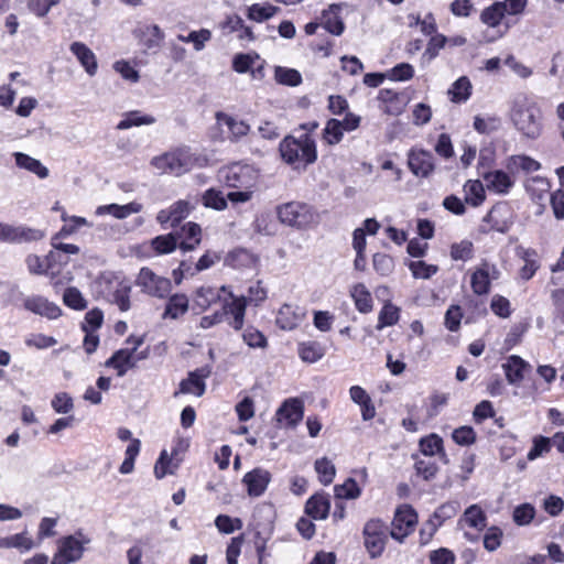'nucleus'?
Masks as SVG:
<instances>
[{"instance_id":"28","label":"nucleus","mask_w":564,"mask_h":564,"mask_svg":"<svg viewBox=\"0 0 564 564\" xmlns=\"http://www.w3.org/2000/svg\"><path fill=\"white\" fill-rule=\"evenodd\" d=\"M142 210V204L138 202H130L126 205L109 204L98 206L95 210L97 216L111 215L117 219H124L132 214H138Z\"/></svg>"},{"instance_id":"27","label":"nucleus","mask_w":564,"mask_h":564,"mask_svg":"<svg viewBox=\"0 0 564 564\" xmlns=\"http://www.w3.org/2000/svg\"><path fill=\"white\" fill-rule=\"evenodd\" d=\"M69 50L89 76L96 75L98 69L97 57L85 43L73 42Z\"/></svg>"},{"instance_id":"17","label":"nucleus","mask_w":564,"mask_h":564,"mask_svg":"<svg viewBox=\"0 0 564 564\" xmlns=\"http://www.w3.org/2000/svg\"><path fill=\"white\" fill-rule=\"evenodd\" d=\"M177 238V245L184 252L194 250L202 241V228L198 224L188 221L180 229L173 231Z\"/></svg>"},{"instance_id":"11","label":"nucleus","mask_w":564,"mask_h":564,"mask_svg":"<svg viewBox=\"0 0 564 564\" xmlns=\"http://www.w3.org/2000/svg\"><path fill=\"white\" fill-rule=\"evenodd\" d=\"M195 208V204L187 199H180L170 207L161 209L156 215V221L163 228H175L181 221L189 216Z\"/></svg>"},{"instance_id":"19","label":"nucleus","mask_w":564,"mask_h":564,"mask_svg":"<svg viewBox=\"0 0 564 564\" xmlns=\"http://www.w3.org/2000/svg\"><path fill=\"white\" fill-rule=\"evenodd\" d=\"M345 6V3H333L321 14V26L333 35L339 36L345 31V23L340 14Z\"/></svg>"},{"instance_id":"25","label":"nucleus","mask_w":564,"mask_h":564,"mask_svg":"<svg viewBox=\"0 0 564 564\" xmlns=\"http://www.w3.org/2000/svg\"><path fill=\"white\" fill-rule=\"evenodd\" d=\"M134 35L148 50L160 47L164 40V32L156 24H140Z\"/></svg>"},{"instance_id":"26","label":"nucleus","mask_w":564,"mask_h":564,"mask_svg":"<svg viewBox=\"0 0 564 564\" xmlns=\"http://www.w3.org/2000/svg\"><path fill=\"white\" fill-rule=\"evenodd\" d=\"M304 317V312L290 304H283L276 315L275 323L283 330H292L299 326Z\"/></svg>"},{"instance_id":"45","label":"nucleus","mask_w":564,"mask_h":564,"mask_svg":"<svg viewBox=\"0 0 564 564\" xmlns=\"http://www.w3.org/2000/svg\"><path fill=\"white\" fill-rule=\"evenodd\" d=\"M130 291L131 288L128 284L118 282L109 294V301L118 305L120 311L126 312L130 308Z\"/></svg>"},{"instance_id":"15","label":"nucleus","mask_w":564,"mask_h":564,"mask_svg":"<svg viewBox=\"0 0 564 564\" xmlns=\"http://www.w3.org/2000/svg\"><path fill=\"white\" fill-rule=\"evenodd\" d=\"M230 302L224 300L221 313H225V316H231V321H229V325L235 330H240L243 326L245 314L247 307V299L242 296H235L231 292H228Z\"/></svg>"},{"instance_id":"60","label":"nucleus","mask_w":564,"mask_h":564,"mask_svg":"<svg viewBox=\"0 0 564 564\" xmlns=\"http://www.w3.org/2000/svg\"><path fill=\"white\" fill-rule=\"evenodd\" d=\"M334 490L336 497L339 499H356L360 496V488L352 478H348L341 485H336Z\"/></svg>"},{"instance_id":"42","label":"nucleus","mask_w":564,"mask_h":564,"mask_svg":"<svg viewBox=\"0 0 564 564\" xmlns=\"http://www.w3.org/2000/svg\"><path fill=\"white\" fill-rule=\"evenodd\" d=\"M473 128L480 134H490L501 128V119L496 115L475 116Z\"/></svg>"},{"instance_id":"37","label":"nucleus","mask_w":564,"mask_h":564,"mask_svg":"<svg viewBox=\"0 0 564 564\" xmlns=\"http://www.w3.org/2000/svg\"><path fill=\"white\" fill-rule=\"evenodd\" d=\"M188 310V299L185 294L172 295L165 306L163 317H170L176 319L184 315Z\"/></svg>"},{"instance_id":"10","label":"nucleus","mask_w":564,"mask_h":564,"mask_svg":"<svg viewBox=\"0 0 564 564\" xmlns=\"http://www.w3.org/2000/svg\"><path fill=\"white\" fill-rule=\"evenodd\" d=\"M137 285L142 292L155 296L164 297L171 292V281L167 278L155 274L149 268H142L137 278Z\"/></svg>"},{"instance_id":"58","label":"nucleus","mask_w":564,"mask_h":564,"mask_svg":"<svg viewBox=\"0 0 564 564\" xmlns=\"http://www.w3.org/2000/svg\"><path fill=\"white\" fill-rule=\"evenodd\" d=\"M7 549H17L21 552H28L34 547V542L28 536L26 532L6 536Z\"/></svg>"},{"instance_id":"61","label":"nucleus","mask_w":564,"mask_h":564,"mask_svg":"<svg viewBox=\"0 0 564 564\" xmlns=\"http://www.w3.org/2000/svg\"><path fill=\"white\" fill-rule=\"evenodd\" d=\"M415 470L416 474L422 476L423 479L430 480L435 477L438 467L436 463L433 460V457L425 456L424 458H420L415 460Z\"/></svg>"},{"instance_id":"64","label":"nucleus","mask_w":564,"mask_h":564,"mask_svg":"<svg viewBox=\"0 0 564 564\" xmlns=\"http://www.w3.org/2000/svg\"><path fill=\"white\" fill-rule=\"evenodd\" d=\"M535 516V509L530 503H522L513 510V521L518 525H528Z\"/></svg>"},{"instance_id":"56","label":"nucleus","mask_w":564,"mask_h":564,"mask_svg":"<svg viewBox=\"0 0 564 564\" xmlns=\"http://www.w3.org/2000/svg\"><path fill=\"white\" fill-rule=\"evenodd\" d=\"M243 341L250 348H261L264 349L268 346L267 337L253 326H248L242 333Z\"/></svg>"},{"instance_id":"32","label":"nucleus","mask_w":564,"mask_h":564,"mask_svg":"<svg viewBox=\"0 0 564 564\" xmlns=\"http://www.w3.org/2000/svg\"><path fill=\"white\" fill-rule=\"evenodd\" d=\"M221 292H227V288L221 286L220 289H216L212 286H200L195 292L194 303L200 310H207L212 304L221 300Z\"/></svg>"},{"instance_id":"7","label":"nucleus","mask_w":564,"mask_h":564,"mask_svg":"<svg viewBox=\"0 0 564 564\" xmlns=\"http://www.w3.org/2000/svg\"><path fill=\"white\" fill-rule=\"evenodd\" d=\"M45 237V231L29 227L24 224H10L0 221V242L21 245L40 241Z\"/></svg>"},{"instance_id":"48","label":"nucleus","mask_w":564,"mask_h":564,"mask_svg":"<svg viewBox=\"0 0 564 564\" xmlns=\"http://www.w3.org/2000/svg\"><path fill=\"white\" fill-rule=\"evenodd\" d=\"M274 78L281 85L299 86L302 83L300 72L294 68L276 66L274 70Z\"/></svg>"},{"instance_id":"23","label":"nucleus","mask_w":564,"mask_h":564,"mask_svg":"<svg viewBox=\"0 0 564 564\" xmlns=\"http://www.w3.org/2000/svg\"><path fill=\"white\" fill-rule=\"evenodd\" d=\"M484 220L490 224V229L498 232H506L512 225L511 213L506 204L495 205Z\"/></svg>"},{"instance_id":"29","label":"nucleus","mask_w":564,"mask_h":564,"mask_svg":"<svg viewBox=\"0 0 564 564\" xmlns=\"http://www.w3.org/2000/svg\"><path fill=\"white\" fill-rule=\"evenodd\" d=\"M135 365L134 355L128 348L117 350L105 366L117 370L119 377H123L130 368Z\"/></svg>"},{"instance_id":"47","label":"nucleus","mask_w":564,"mask_h":564,"mask_svg":"<svg viewBox=\"0 0 564 564\" xmlns=\"http://www.w3.org/2000/svg\"><path fill=\"white\" fill-rule=\"evenodd\" d=\"M464 520L474 529L482 530L487 525V517L478 505H471L464 512Z\"/></svg>"},{"instance_id":"16","label":"nucleus","mask_w":564,"mask_h":564,"mask_svg":"<svg viewBox=\"0 0 564 564\" xmlns=\"http://www.w3.org/2000/svg\"><path fill=\"white\" fill-rule=\"evenodd\" d=\"M270 481V471L261 467H257L248 471L242 478V482L247 487V492L250 497L262 496L267 490Z\"/></svg>"},{"instance_id":"51","label":"nucleus","mask_w":564,"mask_h":564,"mask_svg":"<svg viewBox=\"0 0 564 564\" xmlns=\"http://www.w3.org/2000/svg\"><path fill=\"white\" fill-rule=\"evenodd\" d=\"M344 137V130L338 119H329L323 130V139L329 144L334 145L341 141Z\"/></svg>"},{"instance_id":"46","label":"nucleus","mask_w":564,"mask_h":564,"mask_svg":"<svg viewBox=\"0 0 564 564\" xmlns=\"http://www.w3.org/2000/svg\"><path fill=\"white\" fill-rule=\"evenodd\" d=\"M279 11L278 7L272 4L254 3L247 9V17L256 22H263L272 18Z\"/></svg>"},{"instance_id":"41","label":"nucleus","mask_w":564,"mask_h":564,"mask_svg":"<svg viewBox=\"0 0 564 564\" xmlns=\"http://www.w3.org/2000/svg\"><path fill=\"white\" fill-rule=\"evenodd\" d=\"M177 238L173 232L153 238L150 247L155 256L167 254L177 248Z\"/></svg>"},{"instance_id":"50","label":"nucleus","mask_w":564,"mask_h":564,"mask_svg":"<svg viewBox=\"0 0 564 564\" xmlns=\"http://www.w3.org/2000/svg\"><path fill=\"white\" fill-rule=\"evenodd\" d=\"M177 39L184 43H193L196 51H202L205 44L210 41L212 32L208 29H200L199 31H192L188 35H177Z\"/></svg>"},{"instance_id":"13","label":"nucleus","mask_w":564,"mask_h":564,"mask_svg":"<svg viewBox=\"0 0 564 564\" xmlns=\"http://www.w3.org/2000/svg\"><path fill=\"white\" fill-rule=\"evenodd\" d=\"M408 165L415 176L427 177L435 169L434 156L427 150L412 149L408 154Z\"/></svg>"},{"instance_id":"63","label":"nucleus","mask_w":564,"mask_h":564,"mask_svg":"<svg viewBox=\"0 0 564 564\" xmlns=\"http://www.w3.org/2000/svg\"><path fill=\"white\" fill-rule=\"evenodd\" d=\"M399 321V308L391 303H387L383 305L379 313V323L378 328H383L387 326H392L397 324Z\"/></svg>"},{"instance_id":"33","label":"nucleus","mask_w":564,"mask_h":564,"mask_svg":"<svg viewBox=\"0 0 564 564\" xmlns=\"http://www.w3.org/2000/svg\"><path fill=\"white\" fill-rule=\"evenodd\" d=\"M506 167L511 174L520 170L525 173H531L540 170L541 164L531 156L520 154L509 156L506 161Z\"/></svg>"},{"instance_id":"35","label":"nucleus","mask_w":564,"mask_h":564,"mask_svg":"<svg viewBox=\"0 0 564 564\" xmlns=\"http://www.w3.org/2000/svg\"><path fill=\"white\" fill-rule=\"evenodd\" d=\"M473 85L467 76L455 80L448 89L451 101L455 104L466 102L471 96Z\"/></svg>"},{"instance_id":"52","label":"nucleus","mask_w":564,"mask_h":564,"mask_svg":"<svg viewBox=\"0 0 564 564\" xmlns=\"http://www.w3.org/2000/svg\"><path fill=\"white\" fill-rule=\"evenodd\" d=\"M202 200L205 207L216 210H223L227 207V196H225L221 191L215 188L207 189L203 194Z\"/></svg>"},{"instance_id":"38","label":"nucleus","mask_w":564,"mask_h":564,"mask_svg":"<svg viewBox=\"0 0 564 564\" xmlns=\"http://www.w3.org/2000/svg\"><path fill=\"white\" fill-rule=\"evenodd\" d=\"M217 119L227 126L230 131V139L234 141H238L240 138L247 135L250 131L248 123L231 116L219 113Z\"/></svg>"},{"instance_id":"31","label":"nucleus","mask_w":564,"mask_h":564,"mask_svg":"<svg viewBox=\"0 0 564 564\" xmlns=\"http://www.w3.org/2000/svg\"><path fill=\"white\" fill-rule=\"evenodd\" d=\"M13 158L15 161V165L19 169L29 171L42 180L46 178L50 174L48 169L44 166L40 160L34 159L29 154L22 152H14Z\"/></svg>"},{"instance_id":"6","label":"nucleus","mask_w":564,"mask_h":564,"mask_svg":"<svg viewBox=\"0 0 564 564\" xmlns=\"http://www.w3.org/2000/svg\"><path fill=\"white\" fill-rule=\"evenodd\" d=\"M226 186L231 188H253L259 178L258 170L249 164L234 163L220 171Z\"/></svg>"},{"instance_id":"18","label":"nucleus","mask_w":564,"mask_h":564,"mask_svg":"<svg viewBox=\"0 0 564 564\" xmlns=\"http://www.w3.org/2000/svg\"><path fill=\"white\" fill-rule=\"evenodd\" d=\"M480 176L486 182V188L496 194L506 195L514 185L510 174L502 170L480 172Z\"/></svg>"},{"instance_id":"57","label":"nucleus","mask_w":564,"mask_h":564,"mask_svg":"<svg viewBox=\"0 0 564 564\" xmlns=\"http://www.w3.org/2000/svg\"><path fill=\"white\" fill-rule=\"evenodd\" d=\"M372 265L377 273L388 276L394 270V260L389 254L378 252L372 257Z\"/></svg>"},{"instance_id":"3","label":"nucleus","mask_w":564,"mask_h":564,"mask_svg":"<svg viewBox=\"0 0 564 564\" xmlns=\"http://www.w3.org/2000/svg\"><path fill=\"white\" fill-rule=\"evenodd\" d=\"M282 160L295 170L306 169L317 159L315 140L308 133L286 135L279 145Z\"/></svg>"},{"instance_id":"30","label":"nucleus","mask_w":564,"mask_h":564,"mask_svg":"<svg viewBox=\"0 0 564 564\" xmlns=\"http://www.w3.org/2000/svg\"><path fill=\"white\" fill-rule=\"evenodd\" d=\"M330 509V501L327 495L316 494L305 505V512L315 520L326 519Z\"/></svg>"},{"instance_id":"22","label":"nucleus","mask_w":564,"mask_h":564,"mask_svg":"<svg viewBox=\"0 0 564 564\" xmlns=\"http://www.w3.org/2000/svg\"><path fill=\"white\" fill-rule=\"evenodd\" d=\"M210 373L212 369L209 366H205L189 372L187 379L181 382L180 391L182 393H192L197 397L203 395L206 389L205 379L208 378Z\"/></svg>"},{"instance_id":"20","label":"nucleus","mask_w":564,"mask_h":564,"mask_svg":"<svg viewBox=\"0 0 564 564\" xmlns=\"http://www.w3.org/2000/svg\"><path fill=\"white\" fill-rule=\"evenodd\" d=\"M25 310L44 316L48 319H56L62 315V310L55 303L40 295L28 296L23 301Z\"/></svg>"},{"instance_id":"34","label":"nucleus","mask_w":564,"mask_h":564,"mask_svg":"<svg viewBox=\"0 0 564 564\" xmlns=\"http://www.w3.org/2000/svg\"><path fill=\"white\" fill-rule=\"evenodd\" d=\"M297 352L304 362L314 364L325 356L326 348L318 341L308 340L299 344Z\"/></svg>"},{"instance_id":"43","label":"nucleus","mask_w":564,"mask_h":564,"mask_svg":"<svg viewBox=\"0 0 564 564\" xmlns=\"http://www.w3.org/2000/svg\"><path fill=\"white\" fill-rule=\"evenodd\" d=\"M550 183L545 177L533 176L525 183V189L534 200H543L550 191Z\"/></svg>"},{"instance_id":"9","label":"nucleus","mask_w":564,"mask_h":564,"mask_svg":"<svg viewBox=\"0 0 564 564\" xmlns=\"http://www.w3.org/2000/svg\"><path fill=\"white\" fill-rule=\"evenodd\" d=\"M417 522V514L415 510L409 505L400 506L391 522L390 536L399 542H402L409 534L414 531Z\"/></svg>"},{"instance_id":"21","label":"nucleus","mask_w":564,"mask_h":564,"mask_svg":"<svg viewBox=\"0 0 564 564\" xmlns=\"http://www.w3.org/2000/svg\"><path fill=\"white\" fill-rule=\"evenodd\" d=\"M501 367L508 383L512 386H519L525 372L531 370V365L518 355L507 357Z\"/></svg>"},{"instance_id":"59","label":"nucleus","mask_w":564,"mask_h":564,"mask_svg":"<svg viewBox=\"0 0 564 564\" xmlns=\"http://www.w3.org/2000/svg\"><path fill=\"white\" fill-rule=\"evenodd\" d=\"M474 246L469 240H462L451 246V258L455 261H467L473 258Z\"/></svg>"},{"instance_id":"4","label":"nucleus","mask_w":564,"mask_h":564,"mask_svg":"<svg viewBox=\"0 0 564 564\" xmlns=\"http://www.w3.org/2000/svg\"><path fill=\"white\" fill-rule=\"evenodd\" d=\"M278 217L284 225L299 229L317 224V214L313 207L301 202H290L278 207Z\"/></svg>"},{"instance_id":"55","label":"nucleus","mask_w":564,"mask_h":564,"mask_svg":"<svg viewBox=\"0 0 564 564\" xmlns=\"http://www.w3.org/2000/svg\"><path fill=\"white\" fill-rule=\"evenodd\" d=\"M460 508L459 502L457 501H447L441 505L431 517L435 522H440L442 525L446 520L455 517Z\"/></svg>"},{"instance_id":"44","label":"nucleus","mask_w":564,"mask_h":564,"mask_svg":"<svg viewBox=\"0 0 564 564\" xmlns=\"http://www.w3.org/2000/svg\"><path fill=\"white\" fill-rule=\"evenodd\" d=\"M351 296L360 313H369L372 310L371 294L364 284H356L351 290Z\"/></svg>"},{"instance_id":"2","label":"nucleus","mask_w":564,"mask_h":564,"mask_svg":"<svg viewBox=\"0 0 564 564\" xmlns=\"http://www.w3.org/2000/svg\"><path fill=\"white\" fill-rule=\"evenodd\" d=\"M208 163L206 155L192 151L188 147H178L151 160V165L161 173L181 176L195 167Z\"/></svg>"},{"instance_id":"5","label":"nucleus","mask_w":564,"mask_h":564,"mask_svg":"<svg viewBox=\"0 0 564 564\" xmlns=\"http://www.w3.org/2000/svg\"><path fill=\"white\" fill-rule=\"evenodd\" d=\"M89 543L90 539L82 531L58 539L57 550L52 563L72 564L78 562L83 557L85 546Z\"/></svg>"},{"instance_id":"40","label":"nucleus","mask_w":564,"mask_h":564,"mask_svg":"<svg viewBox=\"0 0 564 564\" xmlns=\"http://www.w3.org/2000/svg\"><path fill=\"white\" fill-rule=\"evenodd\" d=\"M506 13V3L497 1L481 12L480 20L488 26L496 28L500 24Z\"/></svg>"},{"instance_id":"12","label":"nucleus","mask_w":564,"mask_h":564,"mask_svg":"<svg viewBox=\"0 0 564 564\" xmlns=\"http://www.w3.org/2000/svg\"><path fill=\"white\" fill-rule=\"evenodd\" d=\"M500 276V271L496 264L484 261L478 265L471 274L470 285L471 290L477 295H486L490 292L492 280Z\"/></svg>"},{"instance_id":"14","label":"nucleus","mask_w":564,"mask_h":564,"mask_svg":"<svg viewBox=\"0 0 564 564\" xmlns=\"http://www.w3.org/2000/svg\"><path fill=\"white\" fill-rule=\"evenodd\" d=\"M304 405L296 398L288 399L276 411V420L286 427L296 426L303 419Z\"/></svg>"},{"instance_id":"53","label":"nucleus","mask_w":564,"mask_h":564,"mask_svg":"<svg viewBox=\"0 0 564 564\" xmlns=\"http://www.w3.org/2000/svg\"><path fill=\"white\" fill-rule=\"evenodd\" d=\"M419 445L421 453L427 457H433L443 451V440L436 434L421 438Z\"/></svg>"},{"instance_id":"24","label":"nucleus","mask_w":564,"mask_h":564,"mask_svg":"<svg viewBox=\"0 0 564 564\" xmlns=\"http://www.w3.org/2000/svg\"><path fill=\"white\" fill-rule=\"evenodd\" d=\"M67 263V259L57 254L55 251H50L42 260L39 256L30 254L25 259L29 271L33 274H45L48 270L53 269L54 263Z\"/></svg>"},{"instance_id":"49","label":"nucleus","mask_w":564,"mask_h":564,"mask_svg":"<svg viewBox=\"0 0 564 564\" xmlns=\"http://www.w3.org/2000/svg\"><path fill=\"white\" fill-rule=\"evenodd\" d=\"M319 481L327 486L333 482L336 475L334 464L326 457L319 458L314 464Z\"/></svg>"},{"instance_id":"8","label":"nucleus","mask_w":564,"mask_h":564,"mask_svg":"<svg viewBox=\"0 0 564 564\" xmlns=\"http://www.w3.org/2000/svg\"><path fill=\"white\" fill-rule=\"evenodd\" d=\"M389 534V528L379 519L369 520L365 524V546L372 558H376L382 554Z\"/></svg>"},{"instance_id":"62","label":"nucleus","mask_w":564,"mask_h":564,"mask_svg":"<svg viewBox=\"0 0 564 564\" xmlns=\"http://www.w3.org/2000/svg\"><path fill=\"white\" fill-rule=\"evenodd\" d=\"M64 304L73 310L82 311L87 306L86 300L76 288H67L63 295Z\"/></svg>"},{"instance_id":"39","label":"nucleus","mask_w":564,"mask_h":564,"mask_svg":"<svg viewBox=\"0 0 564 564\" xmlns=\"http://www.w3.org/2000/svg\"><path fill=\"white\" fill-rule=\"evenodd\" d=\"M155 122V118L150 115H143L139 110L129 111L124 118L117 124V129L127 130L132 127L149 126Z\"/></svg>"},{"instance_id":"1","label":"nucleus","mask_w":564,"mask_h":564,"mask_svg":"<svg viewBox=\"0 0 564 564\" xmlns=\"http://www.w3.org/2000/svg\"><path fill=\"white\" fill-rule=\"evenodd\" d=\"M509 117L522 137L535 140L541 135L542 112L534 98L528 94L519 93L512 98Z\"/></svg>"},{"instance_id":"54","label":"nucleus","mask_w":564,"mask_h":564,"mask_svg":"<svg viewBox=\"0 0 564 564\" xmlns=\"http://www.w3.org/2000/svg\"><path fill=\"white\" fill-rule=\"evenodd\" d=\"M408 267L415 279H430L438 272V267L429 264L425 261H410Z\"/></svg>"},{"instance_id":"36","label":"nucleus","mask_w":564,"mask_h":564,"mask_svg":"<svg viewBox=\"0 0 564 564\" xmlns=\"http://www.w3.org/2000/svg\"><path fill=\"white\" fill-rule=\"evenodd\" d=\"M465 202L474 207L480 206L486 199L484 184L479 180H469L464 185Z\"/></svg>"}]
</instances>
